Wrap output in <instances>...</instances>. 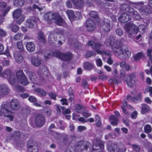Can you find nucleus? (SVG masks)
Instances as JSON below:
<instances>
[{
  "label": "nucleus",
  "instance_id": "nucleus-27",
  "mask_svg": "<svg viewBox=\"0 0 152 152\" xmlns=\"http://www.w3.org/2000/svg\"><path fill=\"white\" fill-rule=\"evenodd\" d=\"M30 80L32 81H34L36 79L37 77L35 75L30 71H28L26 72Z\"/></svg>",
  "mask_w": 152,
  "mask_h": 152
},
{
  "label": "nucleus",
  "instance_id": "nucleus-59",
  "mask_svg": "<svg viewBox=\"0 0 152 152\" xmlns=\"http://www.w3.org/2000/svg\"><path fill=\"white\" fill-rule=\"evenodd\" d=\"M61 101L62 102V104L63 105H67L68 104L67 102V101L66 99H62L61 100Z\"/></svg>",
  "mask_w": 152,
  "mask_h": 152
},
{
  "label": "nucleus",
  "instance_id": "nucleus-37",
  "mask_svg": "<svg viewBox=\"0 0 152 152\" xmlns=\"http://www.w3.org/2000/svg\"><path fill=\"white\" fill-rule=\"evenodd\" d=\"M10 28H11L12 31L14 32H16L19 29L18 27L16 25L12 24L10 26Z\"/></svg>",
  "mask_w": 152,
  "mask_h": 152
},
{
  "label": "nucleus",
  "instance_id": "nucleus-3",
  "mask_svg": "<svg viewBox=\"0 0 152 152\" xmlns=\"http://www.w3.org/2000/svg\"><path fill=\"white\" fill-rule=\"evenodd\" d=\"M11 106L9 108L7 109V105L2 104L1 105V108L0 110V115L1 116H6L8 118H9L11 121H12L13 119V116L12 113L14 112V110H18L20 107L19 102L17 99H13L10 103Z\"/></svg>",
  "mask_w": 152,
  "mask_h": 152
},
{
  "label": "nucleus",
  "instance_id": "nucleus-55",
  "mask_svg": "<svg viewBox=\"0 0 152 152\" xmlns=\"http://www.w3.org/2000/svg\"><path fill=\"white\" fill-rule=\"evenodd\" d=\"M78 131L81 132L83 130H84L86 129V128L85 126H79L77 127Z\"/></svg>",
  "mask_w": 152,
  "mask_h": 152
},
{
  "label": "nucleus",
  "instance_id": "nucleus-46",
  "mask_svg": "<svg viewBox=\"0 0 152 152\" xmlns=\"http://www.w3.org/2000/svg\"><path fill=\"white\" fill-rule=\"evenodd\" d=\"M90 15L92 18L95 19H97L98 18V15L94 11H91L90 13Z\"/></svg>",
  "mask_w": 152,
  "mask_h": 152
},
{
  "label": "nucleus",
  "instance_id": "nucleus-10",
  "mask_svg": "<svg viewBox=\"0 0 152 152\" xmlns=\"http://www.w3.org/2000/svg\"><path fill=\"white\" fill-rule=\"evenodd\" d=\"M55 56L63 61H69L72 57V54L70 53H62L57 52L54 54Z\"/></svg>",
  "mask_w": 152,
  "mask_h": 152
},
{
  "label": "nucleus",
  "instance_id": "nucleus-57",
  "mask_svg": "<svg viewBox=\"0 0 152 152\" xmlns=\"http://www.w3.org/2000/svg\"><path fill=\"white\" fill-rule=\"evenodd\" d=\"M121 107L123 110V113H124L127 116H129V113L126 111L125 108L123 106H121Z\"/></svg>",
  "mask_w": 152,
  "mask_h": 152
},
{
  "label": "nucleus",
  "instance_id": "nucleus-5",
  "mask_svg": "<svg viewBox=\"0 0 152 152\" xmlns=\"http://www.w3.org/2000/svg\"><path fill=\"white\" fill-rule=\"evenodd\" d=\"M131 5L138 9L141 14L143 15H148L151 12V8H147L144 5L143 2H140L137 3L132 2Z\"/></svg>",
  "mask_w": 152,
  "mask_h": 152
},
{
  "label": "nucleus",
  "instance_id": "nucleus-25",
  "mask_svg": "<svg viewBox=\"0 0 152 152\" xmlns=\"http://www.w3.org/2000/svg\"><path fill=\"white\" fill-rule=\"evenodd\" d=\"M72 2L74 5L78 7H81L83 6V3L82 0H72Z\"/></svg>",
  "mask_w": 152,
  "mask_h": 152
},
{
  "label": "nucleus",
  "instance_id": "nucleus-1",
  "mask_svg": "<svg viewBox=\"0 0 152 152\" xmlns=\"http://www.w3.org/2000/svg\"><path fill=\"white\" fill-rule=\"evenodd\" d=\"M2 70V67L0 66V76L7 79L9 83L14 85L16 82L19 83L25 86L29 83L27 80L26 76L22 70L18 71L16 73V78H15L14 74L11 71L7 70L1 73Z\"/></svg>",
  "mask_w": 152,
  "mask_h": 152
},
{
  "label": "nucleus",
  "instance_id": "nucleus-36",
  "mask_svg": "<svg viewBox=\"0 0 152 152\" xmlns=\"http://www.w3.org/2000/svg\"><path fill=\"white\" fill-rule=\"evenodd\" d=\"M55 40V38L53 34H50L48 37V40L49 42L50 43H54L56 41Z\"/></svg>",
  "mask_w": 152,
  "mask_h": 152
},
{
  "label": "nucleus",
  "instance_id": "nucleus-9",
  "mask_svg": "<svg viewBox=\"0 0 152 152\" xmlns=\"http://www.w3.org/2000/svg\"><path fill=\"white\" fill-rule=\"evenodd\" d=\"M124 28L127 33L132 36L136 35L138 32V27L133 24L126 23L125 24Z\"/></svg>",
  "mask_w": 152,
  "mask_h": 152
},
{
  "label": "nucleus",
  "instance_id": "nucleus-53",
  "mask_svg": "<svg viewBox=\"0 0 152 152\" xmlns=\"http://www.w3.org/2000/svg\"><path fill=\"white\" fill-rule=\"evenodd\" d=\"M91 115V113H88V111H86L83 113V115L86 118H88Z\"/></svg>",
  "mask_w": 152,
  "mask_h": 152
},
{
  "label": "nucleus",
  "instance_id": "nucleus-39",
  "mask_svg": "<svg viewBox=\"0 0 152 152\" xmlns=\"http://www.w3.org/2000/svg\"><path fill=\"white\" fill-rule=\"evenodd\" d=\"M23 37V34L21 33H18L16 34L14 37V39L16 40H20Z\"/></svg>",
  "mask_w": 152,
  "mask_h": 152
},
{
  "label": "nucleus",
  "instance_id": "nucleus-33",
  "mask_svg": "<svg viewBox=\"0 0 152 152\" xmlns=\"http://www.w3.org/2000/svg\"><path fill=\"white\" fill-rule=\"evenodd\" d=\"M144 55L142 52H140L134 56V58L135 60L137 61L138 59L143 57Z\"/></svg>",
  "mask_w": 152,
  "mask_h": 152
},
{
  "label": "nucleus",
  "instance_id": "nucleus-62",
  "mask_svg": "<svg viewBox=\"0 0 152 152\" xmlns=\"http://www.w3.org/2000/svg\"><path fill=\"white\" fill-rule=\"evenodd\" d=\"M137 113L136 111L134 112L132 114L131 118L133 119L136 118L137 117Z\"/></svg>",
  "mask_w": 152,
  "mask_h": 152
},
{
  "label": "nucleus",
  "instance_id": "nucleus-40",
  "mask_svg": "<svg viewBox=\"0 0 152 152\" xmlns=\"http://www.w3.org/2000/svg\"><path fill=\"white\" fill-rule=\"evenodd\" d=\"M16 45L18 48L23 51L24 50V48L22 42H19L17 43Z\"/></svg>",
  "mask_w": 152,
  "mask_h": 152
},
{
  "label": "nucleus",
  "instance_id": "nucleus-51",
  "mask_svg": "<svg viewBox=\"0 0 152 152\" xmlns=\"http://www.w3.org/2000/svg\"><path fill=\"white\" fill-rule=\"evenodd\" d=\"M28 100L31 102H35L37 99L36 98L33 96H30L28 98Z\"/></svg>",
  "mask_w": 152,
  "mask_h": 152
},
{
  "label": "nucleus",
  "instance_id": "nucleus-32",
  "mask_svg": "<svg viewBox=\"0 0 152 152\" xmlns=\"http://www.w3.org/2000/svg\"><path fill=\"white\" fill-rule=\"evenodd\" d=\"M144 130L146 133H150L152 131V128L151 125L146 124L144 126Z\"/></svg>",
  "mask_w": 152,
  "mask_h": 152
},
{
  "label": "nucleus",
  "instance_id": "nucleus-56",
  "mask_svg": "<svg viewBox=\"0 0 152 152\" xmlns=\"http://www.w3.org/2000/svg\"><path fill=\"white\" fill-rule=\"evenodd\" d=\"M15 89L16 91H24L23 88L20 86H16L15 88Z\"/></svg>",
  "mask_w": 152,
  "mask_h": 152
},
{
  "label": "nucleus",
  "instance_id": "nucleus-22",
  "mask_svg": "<svg viewBox=\"0 0 152 152\" xmlns=\"http://www.w3.org/2000/svg\"><path fill=\"white\" fill-rule=\"evenodd\" d=\"M0 89L1 93L4 95L8 94L10 92V90L8 86L4 84L0 86Z\"/></svg>",
  "mask_w": 152,
  "mask_h": 152
},
{
  "label": "nucleus",
  "instance_id": "nucleus-43",
  "mask_svg": "<svg viewBox=\"0 0 152 152\" xmlns=\"http://www.w3.org/2000/svg\"><path fill=\"white\" fill-rule=\"evenodd\" d=\"M66 13L70 18H73L74 16V14L72 10H68L66 12Z\"/></svg>",
  "mask_w": 152,
  "mask_h": 152
},
{
  "label": "nucleus",
  "instance_id": "nucleus-44",
  "mask_svg": "<svg viewBox=\"0 0 152 152\" xmlns=\"http://www.w3.org/2000/svg\"><path fill=\"white\" fill-rule=\"evenodd\" d=\"M139 30L141 32L143 33L146 28V26L143 25H140L139 27Z\"/></svg>",
  "mask_w": 152,
  "mask_h": 152
},
{
  "label": "nucleus",
  "instance_id": "nucleus-63",
  "mask_svg": "<svg viewBox=\"0 0 152 152\" xmlns=\"http://www.w3.org/2000/svg\"><path fill=\"white\" fill-rule=\"evenodd\" d=\"M2 64L4 66H7L9 64V61L7 60H4L2 62Z\"/></svg>",
  "mask_w": 152,
  "mask_h": 152
},
{
  "label": "nucleus",
  "instance_id": "nucleus-30",
  "mask_svg": "<svg viewBox=\"0 0 152 152\" xmlns=\"http://www.w3.org/2000/svg\"><path fill=\"white\" fill-rule=\"evenodd\" d=\"M68 93L70 95V97L69 99V101L70 102H74V96L73 95V92L71 88H69L68 90Z\"/></svg>",
  "mask_w": 152,
  "mask_h": 152
},
{
  "label": "nucleus",
  "instance_id": "nucleus-13",
  "mask_svg": "<svg viewBox=\"0 0 152 152\" xmlns=\"http://www.w3.org/2000/svg\"><path fill=\"white\" fill-rule=\"evenodd\" d=\"M28 152H37V147L36 144L32 140L28 141L27 143Z\"/></svg>",
  "mask_w": 152,
  "mask_h": 152
},
{
  "label": "nucleus",
  "instance_id": "nucleus-23",
  "mask_svg": "<svg viewBox=\"0 0 152 152\" xmlns=\"http://www.w3.org/2000/svg\"><path fill=\"white\" fill-rule=\"evenodd\" d=\"M14 57L16 61L18 63L21 62L23 60L22 56L19 53L16 52L14 54Z\"/></svg>",
  "mask_w": 152,
  "mask_h": 152
},
{
  "label": "nucleus",
  "instance_id": "nucleus-58",
  "mask_svg": "<svg viewBox=\"0 0 152 152\" xmlns=\"http://www.w3.org/2000/svg\"><path fill=\"white\" fill-rule=\"evenodd\" d=\"M76 110L77 112L78 113H80V110L82 109V107L79 104L77 105L76 106Z\"/></svg>",
  "mask_w": 152,
  "mask_h": 152
},
{
  "label": "nucleus",
  "instance_id": "nucleus-54",
  "mask_svg": "<svg viewBox=\"0 0 152 152\" xmlns=\"http://www.w3.org/2000/svg\"><path fill=\"white\" fill-rule=\"evenodd\" d=\"M62 123L63 121H58V126L61 129H64L66 127L65 126H61V125L62 124Z\"/></svg>",
  "mask_w": 152,
  "mask_h": 152
},
{
  "label": "nucleus",
  "instance_id": "nucleus-21",
  "mask_svg": "<svg viewBox=\"0 0 152 152\" xmlns=\"http://www.w3.org/2000/svg\"><path fill=\"white\" fill-rule=\"evenodd\" d=\"M41 60L37 57H33L31 59L32 64L35 66H39L41 63Z\"/></svg>",
  "mask_w": 152,
  "mask_h": 152
},
{
  "label": "nucleus",
  "instance_id": "nucleus-7",
  "mask_svg": "<svg viewBox=\"0 0 152 152\" xmlns=\"http://www.w3.org/2000/svg\"><path fill=\"white\" fill-rule=\"evenodd\" d=\"M88 44L89 46H91L98 54L102 55L104 59L106 58V56L110 55L109 53L106 52L104 51H102L100 50L102 48V46L99 43L95 44L94 42L90 41L88 42Z\"/></svg>",
  "mask_w": 152,
  "mask_h": 152
},
{
  "label": "nucleus",
  "instance_id": "nucleus-18",
  "mask_svg": "<svg viewBox=\"0 0 152 152\" xmlns=\"http://www.w3.org/2000/svg\"><path fill=\"white\" fill-rule=\"evenodd\" d=\"M130 18L129 15L127 13H124L121 14L118 18L120 21L122 23H124L128 21Z\"/></svg>",
  "mask_w": 152,
  "mask_h": 152
},
{
  "label": "nucleus",
  "instance_id": "nucleus-48",
  "mask_svg": "<svg viewBox=\"0 0 152 152\" xmlns=\"http://www.w3.org/2000/svg\"><path fill=\"white\" fill-rule=\"evenodd\" d=\"M96 63L98 66L101 67L102 65V62L100 58H98L96 60Z\"/></svg>",
  "mask_w": 152,
  "mask_h": 152
},
{
  "label": "nucleus",
  "instance_id": "nucleus-19",
  "mask_svg": "<svg viewBox=\"0 0 152 152\" xmlns=\"http://www.w3.org/2000/svg\"><path fill=\"white\" fill-rule=\"evenodd\" d=\"M110 21L105 19L104 21L103 24L102 26V28L104 31L105 32L109 31L111 28L109 24Z\"/></svg>",
  "mask_w": 152,
  "mask_h": 152
},
{
  "label": "nucleus",
  "instance_id": "nucleus-16",
  "mask_svg": "<svg viewBox=\"0 0 152 152\" xmlns=\"http://www.w3.org/2000/svg\"><path fill=\"white\" fill-rule=\"evenodd\" d=\"M104 142L102 141H99L97 144H94L93 146V152H102L98 150L99 148L102 150L104 147Z\"/></svg>",
  "mask_w": 152,
  "mask_h": 152
},
{
  "label": "nucleus",
  "instance_id": "nucleus-31",
  "mask_svg": "<svg viewBox=\"0 0 152 152\" xmlns=\"http://www.w3.org/2000/svg\"><path fill=\"white\" fill-rule=\"evenodd\" d=\"M84 67L86 69L90 70L93 68V65L90 62H86L84 64Z\"/></svg>",
  "mask_w": 152,
  "mask_h": 152
},
{
  "label": "nucleus",
  "instance_id": "nucleus-20",
  "mask_svg": "<svg viewBox=\"0 0 152 152\" xmlns=\"http://www.w3.org/2000/svg\"><path fill=\"white\" fill-rule=\"evenodd\" d=\"M26 46L27 50L29 52H33L35 49V45L31 42H27Z\"/></svg>",
  "mask_w": 152,
  "mask_h": 152
},
{
  "label": "nucleus",
  "instance_id": "nucleus-64",
  "mask_svg": "<svg viewBox=\"0 0 152 152\" xmlns=\"http://www.w3.org/2000/svg\"><path fill=\"white\" fill-rule=\"evenodd\" d=\"M120 65L121 67L124 68L126 66V65L127 64H126L125 61H124L120 63Z\"/></svg>",
  "mask_w": 152,
  "mask_h": 152
},
{
  "label": "nucleus",
  "instance_id": "nucleus-24",
  "mask_svg": "<svg viewBox=\"0 0 152 152\" xmlns=\"http://www.w3.org/2000/svg\"><path fill=\"white\" fill-rule=\"evenodd\" d=\"M109 119L111 125L115 126L117 125L118 120L117 117L112 115L110 117Z\"/></svg>",
  "mask_w": 152,
  "mask_h": 152
},
{
  "label": "nucleus",
  "instance_id": "nucleus-49",
  "mask_svg": "<svg viewBox=\"0 0 152 152\" xmlns=\"http://www.w3.org/2000/svg\"><path fill=\"white\" fill-rule=\"evenodd\" d=\"M6 4L4 2H1L0 3V9L1 10H5Z\"/></svg>",
  "mask_w": 152,
  "mask_h": 152
},
{
  "label": "nucleus",
  "instance_id": "nucleus-6",
  "mask_svg": "<svg viewBox=\"0 0 152 152\" xmlns=\"http://www.w3.org/2000/svg\"><path fill=\"white\" fill-rule=\"evenodd\" d=\"M120 9L121 10L129 13L130 15L134 19L139 20L141 18L140 15L137 12L132 8H131L128 4H123L121 5Z\"/></svg>",
  "mask_w": 152,
  "mask_h": 152
},
{
  "label": "nucleus",
  "instance_id": "nucleus-52",
  "mask_svg": "<svg viewBox=\"0 0 152 152\" xmlns=\"http://www.w3.org/2000/svg\"><path fill=\"white\" fill-rule=\"evenodd\" d=\"M10 7L9 6H8L6 7V9L5 10V11L3 12L2 16H3V17H4L6 14L7 13V12L10 10Z\"/></svg>",
  "mask_w": 152,
  "mask_h": 152
},
{
  "label": "nucleus",
  "instance_id": "nucleus-26",
  "mask_svg": "<svg viewBox=\"0 0 152 152\" xmlns=\"http://www.w3.org/2000/svg\"><path fill=\"white\" fill-rule=\"evenodd\" d=\"M150 110V108L148 106L145 104H143L142 105L141 111L142 114H144L149 111Z\"/></svg>",
  "mask_w": 152,
  "mask_h": 152
},
{
  "label": "nucleus",
  "instance_id": "nucleus-11",
  "mask_svg": "<svg viewBox=\"0 0 152 152\" xmlns=\"http://www.w3.org/2000/svg\"><path fill=\"white\" fill-rule=\"evenodd\" d=\"M107 148L108 151L110 152H125L126 150L125 148H124L122 149H120L118 148L117 145L114 144H112L110 142L107 144Z\"/></svg>",
  "mask_w": 152,
  "mask_h": 152
},
{
  "label": "nucleus",
  "instance_id": "nucleus-2",
  "mask_svg": "<svg viewBox=\"0 0 152 152\" xmlns=\"http://www.w3.org/2000/svg\"><path fill=\"white\" fill-rule=\"evenodd\" d=\"M114 38L112 37L106 39L105 43L108 46H110L112 50L115 55L119 56H121L124 58H129L131 55V53L129 51L128 48L125 46H121L117 43L114 42Z\"/></svg>",
  "mask_w": 152,
  "mask_h": 152
},
{
  "label": "nucleus",
  "instance_id": "nucleus-8",
  "mask_svg": "<svg viewBox=\"0 0 152 152\" xmlns=\"http://www.w3.org/2000/svg\"><path fill=\"white\" fill-rule=\"evenodd\" d=\"M12 15L15 20L18 24H20L25 19V16L22 14L21 10L20 9L15 10Z\"/></svg>",
  "mask_w": 152,
  "mask_h": 152
},
{
  "label": "nucleus",
  "instance_id": "nucleus-14",
  "mask_svg": "<svg viewBox=\"0 0 152 152\" xmlns=\"http://www.w3.org/2000/svg\"><path fill=\"white\" fill-rule=\"evenodd\" d=\"M39 20L38 18L32 17L27 20L26 26L29 28H33L34 25L36 24V22L38 21Z\"/></svg>",
  "mask_w": 152,
  "mask_h": 152
},
{
  "label": "nucleus",
  "instance_id": "nucleus-34",
  "mask_svg": "<svg viewBox=\"0 0 152 152\" xmlns=\"http://www.w3.org/2000/svg\"><path fill=\"white\" fill-rule=\"evenodd\" d=\"M35 91L42 96H44L46 94V92L42 89L37 88L35 90Z\"/></svg>",
  "mask_w": 152,
  "mask_h": 152
},
{
  "label": "nucleus",
  "instance_id": "nucleus-45",
  "mask_svg": "<svg viewBox=\"0 0 152 152\" xmlns=\"http://www.w3.org/2000/svg\"><path fill=\"white\" fill-rule=\"evenodd\" d=\"M132 146L133 147V150L136 152H140V147L138 145L134 144Z\"/></svg>",
  "mask_w": 152,
  "mask_h": 152
},
{
  "label": "nucleus",
  "instance_id": "nucleus-17",
  "mask_svg": "<svg viewBox=\"0 0 152 152\" xmlns=\"http://www.w3.org/2000/svg\"><path fill=\"white\" fill-rule=\"evenodd\" d=\"M86 26L87 29L89 31H93L95 28L94 23L91 20H87L86 23Z\"/></svg>",
  "mask_w": 152,
  "mask_h": 152
},
{
  "label": "nucleus",
  "instance_id": "nucleus-12",
  "mask_svg": "<svg viewBox=\"0 0 152 152\" xmlns=\"http://www.w3.org/2000/svg\"><path fill=\"white\" fill-rule=\"evenodd\" d=\"M45 117L42 114L38 115L35 118V124L38 126L39 127L42 126L45 124Z\"/></svg>",
  "mask_w": 152,
  "mask_h": 152
},
{
  "label": "nucleus",
  "instance_id": "nucleus-50",
  "mask_svg": "<svg viewBox=\"0 0 152 152\" xmlns=\"http://www.w3.org/2000/svg\"><path fill=\"white\" fill-rule=\"evenodd\" d=\"M49 97L51 99L55 100L56 96V95L53 92H50L48 94Z\"/></svg>",
  "mask_w": 152,
  "mask_h": 152
},
{
  "label": "nucleus",
  "instance_id": "nucleus-15",
  "mask_svg": "<svg viewBox=\"0 0 152 152\" xmlns=\"http://www.w3.org/2000/svg\"><path fill=\"white\" fill-rule=\"evenodd\" d=\"M135 77L136 75L134 74H132L127 76L126 81L128 86L130 87L133 86L134 84L132 81H134Z\"/></svg>",
  "mask_w": 152,
  "mask_h": 152
},
{
  "label": "nucleus",
  "instance_id": "nucleus-28",
  "mask_svg": "<svg viewBox=\"0 0 152 152\" xmlns=\"http://www.w3.org/2000/svg\"><path fill=\"white\" fill-rule=\"evenodd\" d=\"M38 40L41 42H44L45 41V37L42 32H40L38 33Z\"/></svg>",
  "mask_w": 152,
  "mask_h": 152
},
{
  "label": "nucleus",
  "instance_id": "nucleus-42",
  "mask_svg": "<svg viewBox=\"0 0 152 152\" xmlns=\"http://www.w3.org/2000/svg\"><path fill=\"white\" fill-rule=\"evenodd\" d=\"M96 125L98 126H99L101 125V121L100 118L99 116L96 115Z\"/></svg>",
  "mask_w": 152,
  "mask_h": 152
},
{
  "label": "nucleus",
  "instance_id": "nucleus-4",
  "mask_svg": "<svg viewBox=\"0 0 152 152\" xmlns=\"http://www.w3.org/2000/svg\"><path fill=\"white\" fill-rule=\"evenodd\" d=\"M44 19L46 20H54L55 23L57 25L59 26H63L64 23L63 19L60 15L54 14L51 12L45 14L44 16Z\"/></svg>",
  "mask_w": 152,
  "mask_h": 152
},
{
  "label": "nucleus",
  "instance_id": "nucleus-29",
  "mask_svg": "<svg viewBox=\"0 0 152 152\" xmlns=\"http://www.w3.org/2000/svg\"><path fill=\"white\" fill-rule=\"evenodd\" d=\"M25 0H14V4L17 7H21L23 5Z\"/></svg>",
  "mask_w": 152,
  "mask_h": 152
},
{
  "label": "nucleus",
  "instance_id": "nucleus-61",
  "mask_svg": "<svg viewBox=\"0 0 152 152\" xmlns=\"http://www.w3.org/2000/svg\"><path fill=\"white\" fill-rule=\"evenodd\" d=\"M45 113L46 115H50L51 114V110L50 109H47L45 110Z\"/></svg>",
  "mask_w": 152,
  "mask_h": 152
},
{
  "label": "nucleus",
  "instance_id": "nucleus-35",
  "mask_svg": "<svg viewBox=\"0 0 152 152\" xmlns=\"http://www.w3.org/2000/svg\"><path fill=\"white\" fill-rule=\"evenodd\" d=\"M49 52L50 51H49V52H45L44 53V58L46 60H47L48 58L50 57L51 55H53L54 56H55L54 54H55L57 52H56L53 54V52H50V53H49Z\"/></svg>",
  "mask_w": 152,
  "mask_h": 152
},
{
  "label": "nucleus",
  "instance_id": "nucleus-38",
  "mask_svg": "<svg viewBox=\"0 0 152 152\" xmlns=\"http://www.w3.org/2000/svg\"><path fill=\"white\" fill-rule=\"evenodd\" d=\"M82 142H80V144H79V145L75 147L74 151L75 152H80V151H81V150L80 148L83 146L81 145V144L82 143Z\"/></svg>",
  "mask_w": 152,
  "mask_h": 152
},
{
  "label": "nucleus",
  "instance_id": "nucleus-41",
  "mask_svg": "<svg viewBox=\"0 0 152 152\" xmlns=\"http://www.w3.org/2000/svg\"><path fill=\"white\" fill-rule=\"evenodd\" d=\"M115 32L116 34L119 36H122L123 34L124 31L122 29L118 28L116 30Z\"/></svg>",
  "mask_w": 152,
  "mask_h": 152
},
{
  "label": "nucleus",
  "instance_id": "nucleus-47",
  "mask_svg": "<svg viewBox=\"0 0 152 152\" xmlns=\"http://www.w3.org/2000/svg\"><path fill=\"white\" fill-rule=\"evenodd\" d=\"M95 53L93 52H90V51H88L86 52V57H90L91 56H95L96 55Z\"/></svg>",
  "mask_w": 152,
  "mask_h": 152
},
{
  "label": "nucleus",
  "instance_id": "nucleus-60",
  "mask_svg": "<svg viewBox=\"0 0 152 152\" xmlns=\"http://www.w3.org/2000/svg\"><path fill=\"white\" fill-rule=\"evenodd\" d=\"M6 35V32L2 29H0V36H5Z\"/></svg>",
  "mask_w": 152,
  "mask_h": 152
}]
</instances>
